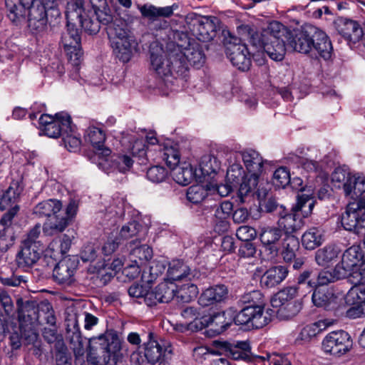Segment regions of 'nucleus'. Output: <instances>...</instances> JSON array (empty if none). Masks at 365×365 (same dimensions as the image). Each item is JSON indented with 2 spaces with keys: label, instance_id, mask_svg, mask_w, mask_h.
Masks as SVG:
<instances>
[{
  "label": "nucleus",
  "instance_id": "obj_10",
  "mask_svg": "<svg viewBox=\"0 0 365 365\" xmlns=\"http://www.w3.org/2000/svg\"><path fill=\"white\" fill-rule=\"evenodd\" d=\"M352 347L349 334L343 330L329 333L322 341V349L326 353L340 356L348 352Z\"/></svg>",
  "mask_w": 365,
  "mask_h": 365
},
{
  "label": "nucleus",
  "instance_id": "obj_34",
  "mask_svg": "<svg viewBox=\"0 0 365 365\" xmlns=\"http://www.w3.org/2000/svg\"><path fill=\"white\" fill-rule=\"evenodd\" d=\"M21 191L22 188L19 186V182H12L6 190L0 193V209H8L9 212L16 206L19 207L17 202Z\"/></svg>",
  "mask_w": 365,
  "mask_h": 365
},
{
  "label": "nucleus",
  "instance_id": "obj_30",
  "mask_svg": "<svg viewBox=\"0 0 365 365\" xmlns=\"http://www.w3.org/2000/svg\"><path fill=\"white\" fill-rule=\"evenodd\" d=\"M168 56H170V67L173 70L170 76H173L175 78L182 76L188 69V64L180 48L174 44H170Z\"/></svg>",
  "mask_w": 365,
  "mask_h": 365
},
{
  "label": "nucleus",
  "instance_id": "obj_17",
  "mask_svg": "<svg viewBox=\"0 0 365 365\" xmlns=\"http://www.w3.org/2000/svg\"><path fill=\"white\" fill-rule=\"evenodd\" d=\"M78 207V202L76 200H71L67 205L66 212H63L61 210L59 212L61 215L58 221L44 223L43 227V232L47 235H53L63 232L76 215Z\"/></svg>",
  "mask_w": 365,
  "mask_h": 365
},
{
  "label": "nucleus",
  "instance_id": "obj_27",
  "mask_svg": "<svg viewBox=\"0 0 365 365\" xmlns=\"http://www.w3.org/2000/svg\"><path fill=\"white\" fill-rule=\"evenodd\" d=\"M89 1L100 26H109L108 30L116 21L121 25L120 21H123L118 19H114L113 13L108 5L106 0H89Z\"/></svg>",
  "mask_w": 365,
  "mask_h": 365
},
{
  "label": "nucleus",
  "instance_id": "obj_40",
  "mask_svg": "<svg viewBox=\"0 0 365 365\" xmlns=\"http://www.w3.org/2000/svg\"><path fill=\"white\" fill-rule=\"evenodd\" d=\"M259 183V176L255 175H246L240 184L237 197L241 203L245 202V198L255 194Z\"/></svg>",
  "mask_w": 365,
  "mask_h": 365
},
{
  "label": "nucleus",
  "instance_id": "obj_13",
  "mask_svg": "<svg viewBox=\"0 0 365 365\" xmlns=\"http://www.w3.org/2000/svg\"><path fill=\"white\" fill-rule=\"evenodd\" d=\"M66 339L76 358L83 356L86 351V338L82 336L78 317L70 315L66 320Z\"/></svg>",
  "mask_w": 365,
  "mask_h": 365
},
{
  "label": "nucleus",
  "instance_id": "obj_53",
  "mask_svg": "<svg viewBox=\"0 0 365 365\" xmlns=\"http://www.w3.org/2000/svg\"><path fill=\"white\" fill-rule=\"evenodd\" d=\"M283 259L289 262L295 257V252L299 247L298 238L293 235H287L283 240Z\"/></svg>",
  "mask_w": 365,
  "mask_h": 365
},
{
  "label": "nucleus",
  "instance_id": "obj_33",
  "mask_svg": "<svg viewBox=\"0 0 365 365\" xmlns=\"http://www.w3.org/2000/svg\"><path fill=\"white\" fill-rule=\"evenodd\" d=\"M141 16L150 21H155L160 18H168L173 14L172 6L158 7L150 4L138 5Z\"/></svg>",
  "mask_w": 365,
  "mask_h": 365
},
{
  "label": "nucleus",
  "instance_id": "obj_47",
  "mask_svg": "<svg viewBox=\"0 0 365 365\" xmlns=\"http://www.w3.org/2000/svg\"><path fill=\"white\" fill-rule=\"evenodd\" d=\"M331 324L328 319H322L308 324L301 330L299 338L302 341H309Z\"/></svg>",
  "mask_w": 365,
  "mask_h": 365
},
{
  "label": "nucleus",
  "instance_id": "obj_58",
  "mask_svg": "<svg viewBox=\"0 0 365 365\" xmlns=\"http://www.w3.org/2000/svg\"><path fill=\"white\" fill-rule=\"evenodd\" d=\"M40 234L41 225L36 224L26 235L25 238L21 242V245H28L30 247H33L35 248L43 250V244L38 240Z\"/></svg>",
  "mask_w": 365,
  "mask_h": 365
},
{
  "label": "nucleus",
  "instance_id": "obj_20",
  "mask_svg": "<svg viewBox=\"0 0 365 365\" xmlns=\"http://www.w3.org/2000/svg\"><path fill=\"white\" fill-rule=\"evenodd\" d=\"M140 242L132 240L128 242V248L130 249V258L133 262L130 267L135 269L134 274L140 273V267L150 260L153 257L152 249L145 245H139Z\"/></svg>",
  "mask_w": 365,
  "mask_h": 365
},
{
  "label": "nucleus",
  "instance_id": "obj_56",
  "mask_svg": "<svg viewBox=\"0 0 365 365\" xmlns=\"http://www.w3.org/2000/svg\"><path fill=\"white\" fill-rule=\"evenodd\" d=\"M16 307L20 317L32 319L37 313L36 303L34 301L24 300L19 298L16 301Z\"/></svg>",
  "mask_w": 365,
  "mask_h": 365
},
{
  "label": "nucleus",
  "instance_id": "obj_28",
  "mask_svg": "<svg viewBox=\"0 0 365 365\" xmlns=\"http://www.w3.org/2000/svg\"><path fill=\"white\" fill-rule=\"evenodd\" d=\"M61 208V201L50 199L36 205L33 210V214L38 217H51L48 222H56L59 220Z\"/></svg>",
  "mask_w": 365,
  "mask_h": 365
},
{
  "label": "nucleus",
  "instance_id": "obj_49",
  "mask_svg": "<svg viewBox=\"0 0 365 365\" xmlns=\"http://www.w3.org/2000/svg\"><path fill=\"white\" fill-rule=\"evenodd\" d=\"M299 287H287L276 293L271 299L272 306L274 308L282 307L292 300L297 295Z\"/></svg>",
  "mask_w": 365,
  "mask_h": 365
},
{
  "label": "nucleus",
  "instance_id": "obj_62",
  "mask_svg": "<svg viewBox=\"0 0 365 365\" xmlns=\"http://www.w3.org/2000/svg\"><path fill=\"white\" fill-rule=\"evenodd\" d=\"M112 162L114 168L119 172L125 173L131 168L134 160L127 155H112Z\"/></svg>",
  "mask_w": 365,
  "mask_h": 365
},
{
  "label": "nucleus",
  "instance_id": "obj_12",
  "mask_svg": "<svg viewBox=\"0 0 365 365\" xmlns=\"http://www.w3.org/2000/svg\"><path fill=\"white\" fill-rule=\"evenodd\" d=\"M225 52L232 65L239 70L245 71L250 69L252 64L251 56L245 43L235 39V42L227 44Z\"/></svg>",
  "mask_w": 365,
  "mask_h": 365
},
{
  "label": "nucleus",
  "instance_id": "obj_29",
  "mask_svg": "<svg viewBox=\"0 0 365 365\" xmlns=\"http://www.w3.org/2000/svg\"><path fill=\"white\" fill-rule=\"evenodd\" d=\"M288 269L282 265L274 266L268 269L260 277V286L262 288H274L280 284L287 277Z\"/></svg>",
  "mask_w": 365,
  "mask_h": 365
},
{
  "label": "nucleus",
  "instance_id": "obj_3",
  "mask_svg": "<svg viewBox=\"0 0 365 365\" xmlns=\"http://www.w3.org/2000/svg\"><path fill=\"white\" fill-rule=\"evenodd\" d=\"M121 346L113 335H100L88 341L87 361L90 364L115 365L120 356Z\"/></svg>",
  "mask_w": 365,
  "mask_h": 365
},
{
  "label": "nucleus",
  "instance_id": "obj_60",
  "mask_svg": "<svg viewBox=\"0 0 365 365\" xmlns=\"http://www.w3.org/2000/svg\"><path fill=\"white\" fill-rule=\"evenodd\" d=\"M207 195V190L202 185H195L190 186L187 191V199L193 204L202 202Z\"/></svg>",
  "mask_w": 365,
  "mask_h": 365
},
{
  "label": "nucleus",
  "instance_id": "obj_50",
  "mask_svg": "<svg viewBox=\"0 0 365 365\" xmlns=\"http://www.w3.org/2000/svg\"><path fill=\"white\" fill-rule=\"evenodd\" d=\"M237 304L240 307H258L264 309V297L259 290H253L247 293H245L240 296L237 301Z\"/></svg>",
  "mask_w": 365,
  "mask_h": 365
},
{
  "label": "nucleus",
  "instance_id": "obj_19",
  "mask_svg": "<svg viewBox=\"0 0 365 365\" xmlns=\"http://www.w3.org/2000/svg\"><path fill=\"white\" fill-rule=\"evenodd\" d=\"M177 291V285L169 280L160 283L153 290L150 291L146 297V304L149 307L158 303H168Z\"/></svg>",
  "mask_w": 365,
  "mask_h": 365
},
{
  "label": "nucleus",
  "instance_id": "obj_63",
  "mask_svg": "<svg viewBox=\"0 0 365 365\" xmlns=\"http://www.w3.org/2000/svg\"><path fill=\"white\" fill-rule=\"evenodd\" d=\"M291 182L289 170L284 167L277 169L272 178L273 185L277 187H285Z\"/></svg>",
  "mask_w": 365,
  "mask_h": 365
},
{
  "label": "nucleus",
  "instance_id": "obj_5",
  "mask_svg": "<svg viewBox=\"0 0 365 365\" xmlns=\"http://www.w3.org/2000/svg\"><path fill=\"white\" fill-rule=\"evenodd\" d=\"M82 12L81 6L74 3H68L66 11L67 30L63 34L61 43L71 61L78 65L81 57V36L77 21Z\"/></svg>",
  "mask_w": 365,
  "mask_h": 365
},
{
  "label": "nucleus",
  "instance_id": "obj_51",
  "mask_svg": "<svg viewBox=\"0 0 365 365\" xmlns=\"http://www.w3.org/2000/svg\"><path fill=\"white\" fill-rule=\"evenodd\" d=\"M111 150L109 148L103 149L101 152L94 153L91 157L93 163L106 173L110 172L112 168H114L110 156Z\"/></svg>",
  "mask_w": 365,
  "mask_h": 365
},
{
  "label": "nucleus",
  "instance_id": "obj_14",
  "mask_svg": "<svg viewBox=\"0 0 365 365\" xmlns=\"http://www.w3.org/2000/svg\"><path fill=\"white\" fill-rule=\"evenodd\" d=\"M282 236V231L278 227L265 226L260 229L259 240L268 259H274L278 255Z\"/></svg>",
  "mask_w": 365,
  "mask_h": 365
},
{
  "label": "nucleus",
  "instance_id": "obj_42",
  "mask_svg": "<svg viewBox=\"0 0 365 365\" xmlns=\"http://www.w3.org/2000/svg\"><path fill=\"white\" fill-rule=\"evenodd\" d=\"M187 63L197 68L201 67L205 61L202 47L198 43L190 44L182 51Z\"/></svg>",
  "mask_w": 365,
  "mask_h": 365
},
{
  "label": "nucleus",
  "instance_id": "obj_32",
  "mask_svg": "<svg viewBox=\"0 0 365 365\" xmlns=\"http://www.w3.org/2000/svg\"><path fill=\"white\" fill-rule=\"evenodd\" d=\"M43 250L21 245V250L16 256L18 267L26 268L34 265L39 259Z\"/></svg>",
  "mask_w": 365,
  "mask_h": 365
},
{
  "label": "nucleus",
  "instance_id": "obj_21",
  "mask_svg": "<svg viewBox=\"0 0 365 365\" xmlns=\"http://www.w3.org/2000/svg\"><path fill=\"white\" fill-rule=\"evenodd\" d=\"M334 25L337 32L349 41L356 43L363 36L362 28L356 21L338 17Z\"/></svg>",
  "mask_w": 365,
  "mask_h": 365
},
{
  "label": "nucleus",
  "instance_id": "obj_2",
  "mask_svg": "<svg viewBox=\"0 0 365 365\" xmlns=\"http://www.w3.org/2000/svg\"><path fill=\"white\" fill-rule=\"evenodd\" d=\"M290 31L279 21H272L260 32L250 36V42L256 47L262 48L267 56L275 61H281L286 53L285 43L291 39Z\"/></svg>",
  "mask_w": 365,
  "mask_h": 365
},
{
  "label": "nucleus",
  "instance_id": "obj_43",
  "mask_svg": "<svg viewBox=\"0 0 365 365\" xmlns=\"http://www.w3.org/2000/svg\"><path fill=\"white\" fill-rule=\"evenodd\" d=\"M68 3L76 4L78 6H81V8L82 9V12H81V15L78 18V20L77 21L78 26H81L85 31V32L90 35L98 34L101 29L99 22L95 21L91 18L85 16L83 0L71 1Z\"/></svg>",
  "mask_w": 365,
  "mask_h": 365
},
{
  "label": "nucleus",
  "instance_id": "obj_9",
  "mask_svg": "<svg viewBox=\"0 0 365 365\" xmlns=\"http://www.w3.org/2000/svg\"><path fill=\"white\" fill-rule=\"evenodd\" d=\"M233 322L237 325H246L248 329H261L269 322V317L264 314L263 308L244 307L234 317Z\"/></svg>",
  "mask_w": 365,
  "mask_h": 365
},
{
  "label": "nucleus",
  "instance_id": "obj_24",
  "mask_svg": "<svg viewBox=\"0 0 365 365\" xmlns=\"http://www.w3.org/2000/svg\"><path fill=\"white\" fill-rule=\"evenodd\" d=\"M41 130L45 135L53 138L63 136L65 133H71L73 131L71 116L66 113H56V121L48 123Z\"/></svg>",
  "mask_w": 365,
  "mask_h": 365
},
{
  "label": "nucleus",
  "instance_id": "obj_7",
  "mask_svg": "<svg viewBox=\"0 0 365 365\" xmlns=\"http://www.w3.org/2000/svg\"><path fill=\"white\" fill-rule=\"evenodd\" d=\"M187 24L196 38L202 42H209L217 35L220 20L215 16L192 14L187 18Z\"/></svg>",
  "mask_w": 365,
  "mask_h": 365
},
{
  "label": "nucleus",
  "instance_id": "obj_23",
  "mask_svg": "<svg viewBox=\"0 0 365 365\" xmlns=\"http://www.w3.org/2000/svg\"><path fill=\"white\" fill-rule=\"evenodd\" d=\"M228 289L224 284H217L205 289L198 298V304L202 307L217 306L228 298Z\"/></svg>",
  "mask_w": 365,
  "mask_h": 365
},
{
  "label": "nucleus",
  "instance_id": "obj_45",
  "mask_svg": "<svg viewBox=\"0 0 365 365\" xmlns=\"http://www.w3.org/2000/svg\"><path fill=\"white\" fill-rule=\"evenodd\" d=\"M85 140L91 143L96 149L95 153L101 152L103 149L108 148L104 146L106 140V134L103 130L97 127H89L85 134Z\"/></svg>",
  "mask_w": 365,
  "mask_h": 365
},
{
  "label": "nucleus",
  "instance_id": "obj_54",
  "mask_svg": "<svg viewBox=\"0 0 365 365\" xmlns=\"http://www.w3.org/2000/svg\"><path fill=\"white\" fill-rule=\"evenodd\" d=\"M198 292V288L195 284L187 283L177 289L175 297L179 302L187 303L195 299Z\"/></svg>",
  "mask_w": 365,
  "mask_h": 365
},
{
  "label": "nucleus",
  "instance_id": "obj_4",
  "mask_svg": "<svg viewBox=\"0 0 365 365\" xmlns=\"http://www.w3.org/2000/svg\"><path fill=\"white\" fill-rule=\"evenodd\" d=\"M63 0H39L28 8V27L34 34L44 33L48 24L61 18L60 6Z\"/></svg>",
  "mask_w": 365,
  "mask_h": 365
},
{
  "label": "nucleus",
  "instance_id": "obj_61",
  "mask_svg": "<svg viewBox=\"0 0 365 365\" xmlns=\"http://www.w3.org/2000/svg\"><path fill=\"white\" fill-rule=\"evenodd\" d=\"M168 170L163 166L154 165L148 168L146 177L148 180L153 183H160L168 178Z\"/></svg>",
  "mask_w": 365,
  "mask_h": 365
},
{
  "label": "nucleus",
  "instance_id": "obj_6",
  "mask_svg": "<svg viewBox=\"0 0 365 365\" xmlns=\"http://www.w3.org/2000/svg\"><path fill=\"white\" fill-rule=\"evenodd\" d=\"M121 25L114 23L108 31L110 46L115 56L123 63L131 60L135 53L138 51V43L123 21Z\"/></svg>",
  "mask_w": 365,
  "mask_h": 365
},
{
  "label": "nucleus",
  "instance_id": "obj_38",
  "mask_svg": "<svg viewBox=\"0 0 365 365\" xmlns=\"http://www.w3.org/2000/svg\"><path fill=\"white\" fill-rule=\"evenodd\" d=\"M283 212H279L280 215L278 220V227L284 231L287 235L299 230L302 226V222L299 216L297 213H289L282 215Z\"/></svg>",
  "mask_w": 365,
  "mask_h": 365
},
{
  "label": "nucleus",
  "instance_id": "obj_11",
  "mask_svg": "<svg viewBox=\"0 0 365 365\" xmlns=\"http://www.w3.org/2000/svg\"><path fill=\"white\" fill-rule=\"evenodd\" d=\"M160 344L153 339V334H149V340L144 344V355L149 363L158 365H169L171 359L172 349L169 344L164 341Z\"/></svg>",
  "mask_w": 365,
  "mask_h": 365
},
{
  "label": "nucleus",
  "instance_id": "obj_22",
  "mask_svg": "<svg viewBox=\"0 0 365 365\" xmlns=\"http://www.w3.org/2000/svg\"><path fill=\"white\" fill-rule=\"evenodd\" d=\"M19 210V207L16 206L4 213L0 220V251L2 252L7 251L14 243L11 225Z\"/></svg>",
  "mask_w": 365,
  "mask_h": 365
},
{
  "label": "nucleus",
  "instance_id": "obj_48",
  "mask_svg": "<svg viewBox=\"0 0 365 365\" xmlns=\"http://www.w3.org/2000/svg\"><path fill=\"white\" fill-rule=\"evenodd\" d=\"M339 255L338 249L331 245H328L323 248L319 249L315 253V261L322 267L328 266Z\"/></svg>",
  "mask_w": 365,
  "mask_h": 365
},
{
  "label": "nucleus",
  "instance_id": "obj_25",
  "mask_svg": "<svg viewBox=\"0 0 365 365\" xmlns=\"http://www.w3.org/2000/svg\"><path fill=\"white\" fill-rule=\"evenodd\" d=\"M312 299L316 307L330 311L337 308L339 299L330 288L316 287L314 288Z\"/></svg>",
  "mask_w": 365,
  "mask_h": 365
},
{
  "label": "nucleus",
  "instance_id": "obj_31",
  "mask_svg": "<svg viewBox=\"0 0 365 365\" xmlns=\"http://www.w3.org/2000/svg\"><path fill=\"white\" fill-rule=\"evenodd\" d=\"M349 281L354 285L346 294L345 302L349 305L359 306L365 302V284L359 278L354 277V272Z\"/></svg>",
  "mask_w": 365,
  "mask_h": 365
},
{
  "label": "nucleus",
  "instance_id": "obj_18",
  "mask_svg": "<svg viewBox=\"0 0 365 365\" xmlns=\"http://www.w3.org/2000/svg\"><path fill=\"white\" fill-rule=\"evenodd\" d=\"M151 68L160 77L169 76L173 70L170 67V56L158 43L151 44L150 47Z\"/></svg>",
  "mask_w": 365,
  "mask_h": 365
},
{
  "label": "nucleus",
  "instance_id": "obj_15",
  "mask_svg": "<svg viewBox=\"0 0 365 365\" xmlns=\"http://www.w3.org/2000/svg\"><path fill=\"white\" fill-rule=\"evenodd\" d=\"M221 346L225 349L227 355L235 360H243L258 365L264 361V357L251 354L250 343L246 341H237L236 344L222 342Z\"/></svg>",
  "mask_w": 365,
  "mask_h": 365
},
{
  "label": "nucleus",
  "instance_id": "obj_39",
  "mask_svg": "<svg viewBox=\"0 0 365 365\" xmlns=\"http://www.w3.org/2000/svg\"><path fill=\"white\" fill-rule=\"evenodd\" d=\"M324 242V231L316 227L307 230L302 237V243L306 250H313Z\"/></svg>",
  "mask_w": 365,
  "mask_h": 365
},
{
  "label": "nucleus",
  "instance_id": "obj_59",
  "mask_svg": "<svg viewBox=\"0 0 365 365\" xmlns=\"http://www.w3.org/2000/svg\"><path fill=\"white\" fill-rule=\"evenodd\" d=\"M278 314L284 319H289L295 317L301 310V303L294 301L285 303L282 307H278Z\"/></svg>",
  "mask_w": 365,
  "mask_h": 365
},
{
  "label": "nucleus",
  "instance_id": "obj_55",
  "mask_svg": "<svg viewBox=\"0 0 365 365\" xmlns=\"http://www.w3.org/2000/svg\"><path fill=\"white\" fill-rule=\"evenodd\" d=\"M315 201L309 195L301 194L297 195V205L293 207L295 212L301 211L304 217H308L314 207Z\"/></svg>",
  "mask_w": 365,
  "mask_h": 365
},
{
  "label": "nucleus",
  "instance_id": "obj_41",
  "mask_svg": "<svg viewBox=\"0 0 365 365\" xmlns=\"http://www.w3.org/2000/svg\"><path fill=\"white\" fill-rule=\"evenodd\" d=\"M172 170L174 180L182 185L190 184L195 178V172L192 165L186 162L177 165Z\"/></svg>",
  "mask_w": 365,
  "mask_h": 365
},
{
  "label": "nucleus",
  "instance_id": "obj_16",
  "mask_svg": "<svg viewBox=\"0 0 365 365\" xmlns=\"http://www.w3.org/2000/svg\"><path fill=\"white\" fill-rule=\"evenodd\" d=\"M364 255L359 245H352L343 254L341 263L335 267V271L346 277L351 276L354 269L359 265L363 259ZM356 270L355 272H356Z\"/></svg>",
  "mask_w": 365,
  "mask_h": 365
},
{
  "label": "nucleus",
  "instance_id": "obj_44",
  "mask_svg": "<svg viewBox=\"0 0 365 365\" xmlns=\"http://www.w3.org/2000/svg\"><path fill=\"white\" fill-rule=\"evenodd\" d=\"M190 269L182 261L173 260L169 263L167 272L168 279L170 281L181 280L184 278H190Z\"/></svg>",
  "mask_w": 365,
  "mask_h": 365
},
{
  "label": "nucleus",
  "instance_id": "obj_36",
  "mask_svg": "<svg viewBox=\"0 0 365 365\" xmlns=\"http://www.w3.org/2000/svg\"><path fill=\"white\" fill-rule=\"evenodd\" d=\"M343 192L346 197L354 201L359 200L365 192V178L351 175L348 181L344 184Z\"/></svg>",
  "mask_w": 365,
  "mask_h": 365
},
{
  "label": "nucleus",
  "instance_id": "obj_64",
  "mask_svg": "<svg viewBox=\"0 0 365 365\" xmlns=\"http://www.w3.org/2000/svg\"><path fill=\"white\" fill-rule=\"evenodd\" d=\"M244 174V169L240 165L233 164L227 169L226 178L227 182L236 186L245 177Z\"/></svg>",
  "mask_w": 365,
  "mask_h": 365
},
{
  "label": "nucleus",
  "instance_id": "obj_46",
  "mask_svg": "<svg viewBox=\"0 0 365 365\" xmlns=\"http://www.w3.org/2000/svg\"><path fill=\"white\" fill-rule=\"evenodd\" d=\"M7 16L15 25L21 24L25 20L27 6L18 4L13 0H5Z\"/></svg>",
  "mask_w": 365,
  "mask_h": 365
},
{
  "label": "nucleus",
  "instance_id": "obj_26",
  "mask_svg": "<svg viewBox=\"0 0 365 365\" xmlns=\"http://www.w3.org/2000/svg\"><path fill=\"white\" fill-rule=\"evenodd\" d=\"M76 268L77 262L75 259L63 258L54 267L53 277L58 284H70L73 282V274Z\"/></svg>",
  "mask_w": 365,
  "mask_h": 365
},
{
  "label": "nucleus",
  "instance_id": "obj_52",
  "mask_svg": "<svg viewBox=\"0 0 365 365\" xmlns=\"http://www.w3.org/2000/svg\"><path fill=\"white\" fill-rule=\"evenodd\" d=\"M165 270V264L161 261H153L149 266L148 271H143L142 282L148 284L153 283L158 276Z\"/></svg>",
  "mask_w": 365,
  "mask_h": 365
},
{
  "label": "nucleus",
  "instance_id": "obj_57",
  "mask_svg": "<svg viewBox=\"0 0 365 365\" xmlns=\"http://www.w3.org/2000/svg\"><path fill=\"white\" fill-rule=\"evenodd\" d=\"M341 274L336 272L335 269L333 272L329 270L320 271L317 274V277L315 278V288L324 287V286L327 285L329 283L334 282L341 278H344Z\"/></svg>",
  "mask_w": 365,
  "mask_h": 365
},
{
  "label": "nucleus",
  "instance_id": "obj_35",
  "mask_svg": "<svg viewBox=\"0 0 365 365\" xmlns=\"http://www.w3.org/2000/svg\"><path fill=\"white\" fill-rule=\"evenodd\" d=\"M232 309L215 314L209 318L205 326L210 327V329L216 334L224 332L232 323Z\"/></svg>",
  "mask_w": 365,
  "mask_h": 365
},
{
  "label": "nucleus",
  "instance_id": "obj_1",
  "mask_svg": "<svg viewBox=\"0 0 365 365\" xmlns=\"http://www.w3.org/2000/svg\"><path fill=\"white\" fill-rule=\"evenodd\" d=\"M289 45L294 51L329 60L333 48L328 36L321 29L309 25L298 31L292 36Z\"/></svg>",
  "mask_w": 365,
  "mask_h": 365
},
{
  "label": "nucleus",
  "instance_id": "obj_8",
  "mask_svg": "<svg viewBox=\"0 0 365 365\" xmlns=\"http://www.w3.org/2000/svg\"><path fill=\"white\" fill-rule=\"evenodd\" d=\"M341 224L345 230L359 232L365 227V199L350 202L341 216Z\"/></svg>",
  "mask_w": 365,
  "mask_h": 365
},
{
  "label": "nucleus",
  "instance_id": "obj_37",
  "mask_svg": "<svg viewBox=\"0 0 365 365\" xmlns=\"http://www.w3.org/2000/svg\"><path fill=\"white\" fill-rule=\"evenodd\" d=\"M244 164L250 175L259 176L262 172L263 160L260 155L254 150L242 152Z\"/></svg>",
  "mask_w": 365,
  "mask_h": 365
}]
</instances>
